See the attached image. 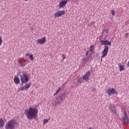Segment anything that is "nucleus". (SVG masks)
Instances as JSON below:
<instances>
[{
	"mask_svg": "<svg viewBox=\"0 0 129 129\" xmlns=\"http://www.w3.org/2000/svg\"><path fill=\"white\" fill-rule=\"evenodd\" d=\"M39 111L37 108L29 107L28 109L25 110L24 114L28 119H36L38 118V113Z\"/></svg>",
	"mask_w": 129,
	"mask_h": 129,
	"instance_id": "obj_1",
	"label": "nucleus"
},
{
	"mask_svg": "<svg viewBox=\"0 0 129 129\" xmlns=\"http://www.w3.org/2000/svg\"><path fill=\"white\" fill-rule=\"evenodd\" d=\"M18 123L17 120L12 119L9 120L5 125L6 129H15L17 126Z\"/></svg>",
	"mask_w": 129,
	"mask_h": 129,
	"instance_id": "obj_2",
	"label": "nucleus"
},
{
	"mask_svg": "<svg viewBox=\"0 0 129 129\" xmlns=\"http://www.w3.org/2000/svg\"><path fill=\"white\" fill-rule=\"evenodd\" d=\"M64 99H65V94L63 93L55 99V100L54 101L55 106H56L57 104H60V103H62V102L63 101Z\"/></svg>",
	"mask_w": 129,
	"mask_h": 129,
	"instance_id": "obj_3",
	"label": "nucleus"
},
{
	"mask_svg": "<svg viewBox=\"0 0 129 129\" xmlns=\"http://www.w3.org/2000/svg\"><path fill=\"white\" fill-rule=\"evenodd\" d=\"M20 80L22 82V84H24V83H27V82H29V77L26 74H23L20 76Z\"/></svg>",
	"mask_w": 129,
	"mask_h": 129,
	"instance_id": "obj_4",
	"label": "nucleus"
},
{
	"mask_svg": "<svg viewBox=\"0 0 129 129\" xmlns=\"http://www.w3.org/2000/svg\"><path fill=\"white\" fill-rule=\"evenodd\" d=\"M106 93L110 96V95H113V94H117V92L114 88H109L106 91Z\"/></svg>",
	"mask_w": 129,
	"mask_h": 129,
	"instance_id": "obj_5",
	"label": "nucleus"
},
{
	"mask_svg": "<svg viewBox=\"0 0 129 129\" xmlns=\"http://www.w3.org/2000/svg\"><path fill=\"white\" fill-rule=\"evenodd\" d=\"M65 15V11L64 10H59L57 12H55L53 16L55 18V19H56V18H60L62 17V16H64Z\"/></svg>",
	"mask_w": 129,
	"mask_h": 129,
	"instance_id": "obj_6",
	"label": "nucleus"
},
{
	"mask_svg": "<svg viewBox=\"0 0 129 129\" xmlns=\"http://www.w3.org/2000/svg\"><path fill=\"white\" fill-rule=\"evenodd\" d=\"M122 119L123 123L127 124L128 123V117L126 111L123 112V115L122 116Z\"/></svg>",
	"mask_w": 129,
	"mask_h": 129,
	"instance_id": "obj_7",
	"label": "nucleus"
},
{
	"mask_svg": "<svg viewBox=\"0 0 129 129\" xmlns=\"http://www.w3.org/2000/svg\"><path fill=\"white\" fill-rule=\"evenodd\" d=\"M109 49L108 46H105V47L102 52V55L101 57V59H103V58H104V57H106V56H107Z\"/></svg>",
	"mask_w": 129,
	"mask_h": 129,
	"instance_id": "obj_8",
	"label": "nucleus"
},
{
	"mask_svg": "<svg viewBox=\"0 0 129 129\" xmlns=\"http://www.w3.org/2000/svg\"><path fill=\"white\" fill-rule=\"evenodd\" d=\"M46 41L47 38L45 37V36L36 40L37 44H39L40 45H44Z\"/></svg>",
	"mask_w": 129,
	"mask_h": 129,
	"instance_id": "obj_9",
	"label": "nucleus"
},
{
	"mask_svg": "<svg viewBox=\"0 0 129 129\" xmlns=\"http://www.w3.org/2000/svg\"><path fill=\"white\" fill-rule=\"evenodd\" d=\"M90 75H91V72L89 71L84 75L83 79L85 80V81H88L89 80V77H90Z\"/></svg>",
	"mask_w": 129,
	"mask_h": 129,
	"instance_id": "obj_10",
	"label": "nucleus"
},
{
	"mask_svg": "<svg viewBox=\"0 0 129 129\" xmlns=\"http://www.w3.org/2000/svg\"><path fill=\"white\" fill-rule=\"evenodd\" d=\"M109 109L111 111V112L115 114L116 113V108L113 105V104H110L109 106Z\"/></svg>",
	"mask_w": 129,
	"mask_h": 129,
	"instance_id": "obj_11",
	"label": "nucleus"
},
{
	"mask_svg": "<svg viewBox=\"0 0 129 129\" xmlns=\"http://www.w3.org/2000/svg\"><path fill=\"white\" fill-rule=\"evenodd\" d=\"M67 1H63L59 3L58 5L59 9H63L67 5Z\"/></svg>",
	"mask_w": 129,
	"mask_h": 129,
	"instance_id": "obj_12",
	"label": "nucleus"
},
{
	"mask_svg": "<svg viewBox=\"0 0 129 129\" xmlns=\"http://www.w3.org/2000/svg\"><path fill=\"white\" fill-rule=\"evenodd\" d=\"M101 43L102 45H103L104 46H106V45L111 46V42H110L108 40H102L101 41Z\"/></svg>",
	"mask_w": 129,
	"mask_h": 129,
	"instance_id": "obj_13",
	"label": "nucleus"
},
{
	"mask_svg": "<svg viewBox=\"0 0 129 129\" xmlns=\"http://www.w3.org/2000/svg\"><path fill=\"white\" fill-rule=\"evenodd\" d=\"M94 48V46L93 45H91L89 48V51H86V56H88V54H89V52H92L93 51V49Z\"/></svg>",
	"mask_w": 129,
	"mask_h": 129,
	"instance_id": "obj_14",
	"label": "nucleus"
},
{
	"mask_svg": "<svg viewBox=\"0 0 129 129\" xmlns=\"http://www.w3.org/2000/svg\"><path fill=\"white\" fill-rule=\"evenodd\" d=\"M14 81L15 84H20V78L18 77H15L14 78Z\"/></svg>",
	"mask_w": 129,
	"mask_h": 129,
	"instance_id": "obj_15",
	"label": "nucleus"
},
{
	"mask_svg": "<svg viewBox=\"0 0 129 129\" xmlns=\"http://www.w3.org/2000/svg\"><path fill=\"white\" fill-rule=\"evenodd\" d=\"M31 83H28L26 84L24 87L23 88L24 89V90H28V89H29V88H30V87H31Z\"/></svg>",
	"mask_w": 129,
	"mask_h": 129,
	"instance_id": "obj_16",
	"label": "nucleus"
},
{
	"mask_svg": "<svg viewBox=\"0 0 129 129\" xmlns=\"http://www.w3.org/2000/svg\"><path fill=\"white\" fill-rule=\"evenodd\" d=\"M5 126V121L2 118H0V128H3Z\"/></svg>",
	"mask_w": 129,
	"mask_h": 129,
	"instance_id": "obj_17",
	"label": "nucleus"
},
{
	"mask_svg": "<svg viewBox=\"0 0 129 129\" xmlns=\"http://www.w3.org/2000/svg\"><path fill=\"white\" fill-rule=\"evenodd\" d=\"M118 66H119L120 72H121V71H123V70H124V65L119 63Z\"/></svg>",
	"mask_w": 129,
	"mask_h": 129,
	"instance_id": "obj_18",
	"label": "nucleus"
},
{
	"mask_svg": "<svg viewBox=\"0 0 129 129\" xmlns=\"http://www.w3.org/2000/svg\"><path fill=\"white\" fill-rule=\"evenodd\" d=\"M110 13H111L113 17H114V16H115V10L112 9L110 10Z\"/></svg>",
	"mask_w": 129,
	"mask_h": 129,
	"instance_id": "obj_19",
	"label": "nucleus"
},
{
	"mask_svg": "<svg viewBox=\"0 0 129 129\" xmlns=\"http://www.w3.org/2000/svg\"><path fill=\"white\" fill-rule=\"evenodd\" d=\"M60 91H61V88H59L56 90V92L54 94V96H55V95H57V94H58V93H59L60 92Z\"/></svg>",
	"mask_w": 129,
	"mask_h": 129,
	"instance_id": "obj_20",
	"label": "nucleus"
},
{
	"mask_svg": "<svg viewBox=\"0 0 129 129\" xmlns=\"http://www.w3.org/2000/svg\"><path fill=\"white\" fill-rule=\"evenodd\" d=\"M49 120H50V118L48 119H44L43 120V124H46V123H48Z\"/></svg>",
	"mask_w": 129,
	"mask_h": 129,
	"instance_id": "obj_21",
	"label": "nucleus"
},
{
	"mask_svg": "<svg viewBox=\"0 0 129 129\" xmlns=\"http://www.w3.org/2000/svg\"><path fill=\"white\" fill-rule=\"evenodd\" d=\"M29 58L31 61H34V55L33 54H31L29 56Z\"/></svg>",
	"mask_w": 129,
	"mask_h": 129,
	"instance_id": "obj_22",
	"label": "nucleus"
},
{
	"mask_svg": "<svg viewBox=\"0 0 129 129\" xmlns=\"http://www.w3.org/2000/svg\"><path fill=\"white\" fill-rule=\"evenodd\" d=\"M3 37H2V36H0V46H2V44H3Z\"/></svg>",
	"mask_w": 129,
	"mask_h": 129,
	"instance_id": "obj_23",
	"label": "nucleus"
},
{
	"mask_svg": "<svg viewBox=\"0 0 129 129\" xmlns=\"http://www.w3.org/2000/svg\"><path fill=\"white\" fill-rule=\"evenodd\" d=\"M26 63L25 62H22L20 63V66L21 67H25V66H26Z\"/></svg>",
	"mask_w": 129,
	"mask_h": 129,
	"instance_id": "obj_24",
	"label": "nucleus"
},
{
	"mask_svg": "<svg viewBox=\"0 0 129 129\" xmlns=\"http://www.w3.org/2000/svg\"><path fill=\"white\" fill-rule=\"evenodd\" d=\"M23 90H25V89H24V87L20 88L18 89V91H23Z\"/></svg>",
	"mask_w": 129,
	"mask_h": 129,
	"instance_id": "obj_25",
	"label": "nucleus"
},
{
	"mask_svg": "<svg viewBox=\"0 0 129 129\" xmlns=\"http://www.w3.org/2000/svg\"><path fill=\"white\" fill-rule=\"evenodd\" d=\"M22 60H24V59L21 58H19L18 60V62L19 63H21V62H22Z\"/></svg>",
	"mask_w": 129,
	"mask_h": 129,
	"instance_id": "obj_26",
	"label": "nucleus"
},
{
	"mask_svg": "<svg viewBox=\"0 0 129 129\" xmlns=\"http://www.w3.org/2000/svg\"><path fill=\"white\" fill-rule=\"evenodd\" d=\"M104 33H106V34H108V29H106L103 31Z\"/></svg>",
	"mask_w": 129,
	"mask_h": 129,
	"instance_id": "obj_27",
	"label": "nucleus"
},
{
	"mask_svg": "<svg viewBox=\"0 0 129 129\" xmlns=\"http://www.w3.org/2000/svg\"><path fill=\"white\" fill-rule=\"evenodd\" d=\"M30 55H31V53H30L29 52H27V53H26L25 56L28 57L29 56H30Z\"/></svg>",
	"mask_w": 129,
	"mask_h": 129,
	"instance_id": "obj_28",
	"label": "nucleus"
},
{
	"mask_svg": "<svg viewBox=\"0 0 129 129\" xmlns=\"http://www.w3.org/2000/svg\"><path fill=\"white\" fill-rule=\"evenodd\" d=\"M124 37L125 38H128V33H125Z\"/></svg>",
	"mask_w": 129,
	"mask_h": 129,
	"instance_id": "obj_29",
	"label": "nucleus"
},
{
	"mask_svg": "<svg viewBox=\"0 0 129 129\" xmlns=\"http://www.w3.org/2000/svg\"><path fill=\"white\" fill-rule=\"evenodd\" d=\"M62 60H64V59H65L66 57H65V54H62Z\"/></svg>",
	"mask_w": 129,
	"mask_h": 129,
	"instance_id": "obj_30",
	"label": "nucleus"
},
{
	"mask_svg": "<svg viewBox=\"0 0 129 129\" xmlns=\"http://www.w3.org/2000/svg\"><path fill=\"white\" fill-rule=\"evenodd\" d=\"M81 81H82V79L80 78L79 81L78 82H81Z\"/></svg>",
	"mask_w": 129,
	"mask_h": 129,
	"instance_id": "obj_31",
	"label": "nucleus"
},
{
	"mask_svg": "<svg viewBox=\"0 0 129 129\" xmlns=\"http://www.w3.org/2000/svg\"><path fill=\"white\" fill-rule=\"evenodd\" d=\"M95 90H96V89L95 88H93L92 89V91H95Z\"/></svg>",
	"mask_w": 129,
	"mask_h": 129,
	"instance_id": "obj_32",
	"label": "nucleus"
},
{
	"mask_svg": "<svg viewBox=\"0 0 129 129\" xmlns=\"http://www.w3.org/2000/svg\"><path fill=\"white\" fill-rule=\"evenodd\" d=\"M24 61L26 63V62H27V60L24 59Z\"/></svg>",
	"mask_w": 129,
	"mask_h": 129,
	"instance_id": "obj_33",
	"label": "nucleus"
},
{
	"mask_svg": "<svg viewBox=\"0 0 129 129\" xmlns=\"http://www.w3.org/2000/svg\"><path fill=\"white\" fill-rule=\"evenodd\" d=\"M88 129H94L93 128H92V127H89Z\"/></svg>",
	"mask_w": 129,
	"mask_h": 129,
	"instance_id": "obj_34",
	"label": "nucleus"
},
{
	"mask_svg": "<svg viewBox=\"0 0 129 129\" xmlns=\"http://www.w3.org/2000/svg\"><path fill=\"white\" fill-rule=\"evenodd\" d=\"M83 61H85V59H83Z\"/></svg>",
	"mask_w": 129,
	"mask_h": 129,
	"instance_id": "obj_35",
	"label": "nucleus"
},
{
	"mask_svg": "<svg viewBox=\"0 0 129 129\" xmlns=\"http://www.w3.org/2000/svg\"><path fill=\"white\" fill-rule=\"evenodd\" d=\"M101 61H102V59H101Z\"/></svg>",
	"mask_w": 129,
	"mask_h": 129,
	"instance_id": "obj_36",
	"label": "nucleus"
},
{
	"mask_svg": "<svg viewBox=\"0 0 129 129\" xmlns=\"http://www.w3.org/2000/svg\"><path fill=\"white\" fill-rule=\"evenodd\" d=\"M64 1H66V0H64Z\"/></svg>",
	"mask_w": 129,
	"mask_h": 129,
	"instance_id": "obj_37",
	"label": "nucleus"
}]
</instances>
